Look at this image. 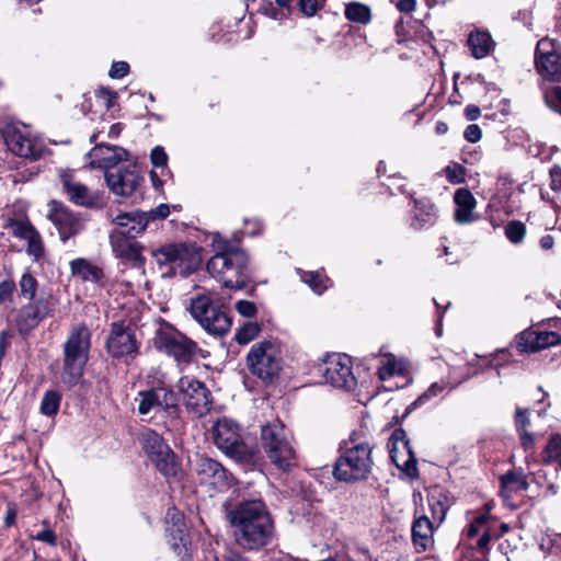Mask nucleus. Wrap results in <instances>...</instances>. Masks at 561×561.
Returning <instances> with one entry per match:
<instances>
[{
  "mask_svg": "<svg viewBox=\"0 0 561 561\" xmlns=\"http://www.w3.org/2000/svg\"><path fill=\"white\" fill-rule=\"evenodd\" d=\"M236 543L245 551H259L274 538V518L262 497L242 499L227 513Z\"/></svg>",
  "mask_w": 561,
  "mask_h": 561,
  "instance_id": "f257e3e1",
  "label": "nucleus"
},
{
  "mask_svg": "<svg viewBox=\"0 0 561 561\" xmlns=\"http://www.w3.org/2000/svg\"><path fill=\"white\" fill-rule=\"evenodd\" d=\"M211 245L215 254L206 263L208 274L226 288H248L253 272L248 252L218 232L214 233Z\"/></svg>",
  "mask_w": 561,
  "mask_h": 561,
  "instance_id": "f03ea898",
  "label": "nucleus"
},
{
  "mask_svg": "<svg viewBox=\"0 0 561 561\" xmlns=\"http://www.w3.org/2000/svg\"><path fill=\"white\" fill-rule=\"evenodd\" d=\"M373 449V436L366 427L352 431L339 445V456L332 467L333 478L345 483L366 480L374 467Z\"/></svg>",
  "mask_w": 561,
  "mask_h": 561,
  "instance_id": "7ed1b4c3",
  "label": "nucleus"
},
{
  "mask_svg": "<svg viewBox=\"0 0 561 561\" xmlns=\"http://www.w3.org/2000/svg\"><path fill=\"white\" fill-rule=\"evenodd\" d=\"M191 317L214 337L226 336L232 327L229 306L216 291L197 293L190 299Z\"/></svg>",
  "mask_w": 561,
  "mask_h": 561,
  "instance_id": "20e7f679",
  "label": "nucleus"
},
{
  "mask_svg": "<svg viewBox=\"0 0 561 561\" xmlns=\"http://www.w3.org/2000/svg\"><path fill=\"white\" fill-rule=\"evenodd\" d=\"M202 252L195 242H171L152 250L151 255L160 268H165L164 276L187 277L199 270Z\"/></svg>",
  "mask_w": 561,
  "mask_h": 561,
  "instance_id": "39448f33",
  "label": "nucleus"
},
{
  "mask_svg": "<svg viewBox=\"0 0 561 561\" xmlns=\"http://www.w3.org/2000/svg\"><path fill=\"white\" fill-rule=\"evenodd\" d=\"M90 348V330L84 324L73 328L64 344L61 380L68 387L77 386L82 379Z\"/></svg>",
  "mask_w": 561,
  "mask_h": 561,
  "instance_id": "423d86ee",
  "label": "nucleus"
},
{
  "mask_svg": "<svg viewBox=\"0 0 561 561\" xmlns=\"http://www.w3.org/2000/svg\"><path fill=\"white\" fill-rule=\"evenodd\" d=\"M260 438L267 458L279 470L287 472L296 466V451L279 420L263 425Z\"/></svg>",
  "mask_w": 561,
  "mask_h": 561,
  "instance_id": "0eeeda50",
  "label": "nucleus"
},
{
  "mask_svg": "<svg viewBox=\"0 0 561 561\" xmlns=\"http://www.w3.org/2000/svg\"><path fill=\"white\" fill-rule=\"evenodd\" d=\"M245 365L251 375L265 386L278 380L282 371V356L278 346L271 340L254 343L247 357Z\"/></svg>",
  "mask_w": 561,
  "mask_h": 561,
  "instance_id": "6e6552de",
  "label": "nucleus"
},
{
  "mask_svg": "<svg viewBox=\"0 0 561 561\" xmlns=\"http://www.w3.org/2000/svg\"><path fill=\"white\" fill-rule=\"evenodd\" d=\"M138 414L147 415L152 410L161 411L171 421L180 419L182 410L180 407L179 394L167 385L163 380H158L157 383L146 390L138 392Z\"/></svg>",
  "mask_w": 561,
  "mask_h": 561,
  "instance_id": "1a4fd4ad",
  "label": "nucleus"
},
{
  "mask_svg": "<svg viewBox=\"0 0 561 561\" xmlns=\"http://www.w3.org/2000/svg\"><path fill=\"white\" fill-rule=\"evenodd\" d=\"M152 341L157 351L172 357L178 364L193 363L197 352L201 351L194 340L171 325L159 328Z\"/></svg>",
  "mask_w": 561,
  "mask_h": 561,
  "instance_id": "9d476101",
  "label": "nucleus"
},
{
  "mask_svg": "<svg viewBox=\"0 0 561 561\" xmlns=\"http://www.w3.org/2000/svg\"><path fill=\"white\" fill-rule=\"evenodd\" d=\"M214 443L226 456L238 462L251 463L255 458V451L243 442L240 427L232 420L217 421L214 426Z\"/></svg>",
  "mask_w": 561,
  "mask_h": 561,
  "instance_id": "9b49d317",
  "label": "nucleus"
},
{
  "mask_svg": "<svg viewBox=\"0 0 561 561\" xmlns=\"http://www.w3.org/2000/svg\"><path fill=\"white\" fill-rule=\"evenodd\" d=\"M140 343L135 330L125 321H115L110 325V333L105 341V350L114 359H134L139 354Z\"/></svg>",
  "mask_w": 561,
  "mask_h": 561,
  "instance_id": "f8f14e48",
  "label": "nucleus"
},
{
  "mask_svg": "<svg viewBox=\"0 0 561 561\" xmlns=\"http://www.w3.org/2000/svg\"><path fill=\"white\" fill-rule=\"evenodd\" d=\"M387 448L391 462L410 479H416L420 474L417 459L412 449L407 432L402 427L394 428L390 435Z\"/></svg>",
  "mask_w": 561,
  "mask_h": 561,
  "instance_id": "ddd939ff",
  "label": "nucleus"
},
{
  "mask_svg": "<svg viewBox=\"0 0 561 561\" xmlns=\"http://www.w3.org/2000/svg\"><path fill=\"white\" fill-rule=\"evenodd\" d=\"M179 391L183 394V404L186 410L201 416H205L213 409V396L205 382L181 377L178 383Z\"/></svg>",
  "mask_w": 561,
  "mask_h": 561,
  "instance_id": "4468645a",
  "label": "nucleus"
},
{
  "mask_svg": "<svg viewBox=\"0 0 561 561\" xmlns=\"http://www.w3.org/2000/svg\"><path fill=\"white\" fill-rule=\"evenodd\" d=\"M196 477L201 485L208 486L216 491H227L233 483L234 478L218 460L202 455L196 461Z\"/></svg>",
  "mask_w": 561,
  "mask_h": 561,
  "instance_id": "2eb2a0df",
  "label": "nucleus"
},
{
  "mask_svg": "<svg viewBox=\"0 0 561 561\" xmlns=\"http://www.w3.org/2000/svg\"><path fill=\"white\" fill-rule=\"evenodd\" d=\"M320 373L327 383L339 389L352 390L357 385L352 371V360L347 355H333L320 367Z\"/></svg>",
  "mask_w": 561,
  "mask_h": 561,
  "instance_id": "dca6fc26",
  "label": "nucleus"
},
{
  "mask_svg": "<svg viewBox=\"0 0 561 561\" xmlns=\"http://www.w3.org/2000/svg\"><path fill=\"white\" fill-rule=\"evenodd\" d=\"M110 244L114 255L123 264L145 272L146 257L142 255L145 247L136 238L125 237L121 232H111Z\"/></svg>",
  "mask_w": 561,
  "mask_h": 561,
  "instance_id": "f3484780",
  "label": "nucleus"
},
{
  "mask_svg": "<svg viewBox=\"0 0 561 561\" xmlns=\"http://www.w3.org/2000/svg\"><path fill=\"white\" fill-rule=\"evenodd\" d=\"M536 66L547 80L561 82V53L556 50L551 37H541L536 46Z\"/></svg>",
  "mask_w": 561,
  "mask_h": 561,
  "instance_id": "a211bd4d",
  "label": "nucleus"
},
{
  "mask_svg": "<svg viewBox=\"0 0 561 561\" xmlns=\"http://www.w3.org/2000/svg\"><path fill=\"white\" fill-rule=\"evenodd\" d=\"M4 228L10 230L13 237L27 241L26 253L33 256L34 261L38 262L44 257L45 247L42 236L27 217L24 219L10 217Z\"/></svg>",
  "mask_w": 561,
  "mask_h": 561,
  "instance_id": "6ab92c4d",
  "label": "nucleus"
},
{
  "mask_svg": "<svg viewBox=\"0 0 561 561\" xmlns=\"http://www.w3.org/2000/svg\"><path fill=\"white\" fill-rule=\"evenodd\" d=\"M105 182L110 191L118 196H131L144 181L136 163L117 168L115 171L104 172Z\"/></svg>",
  "mask_w": 561,
  "mask_h": 561,
  "instance_id": "aec40b11",
  "label": "nucleus"
},
{
  "mask_svg": "<svg viewBox=\"0 0 561 561\" xmlns=\"http://www.w3.org/2000/svg\"><path fill=\"white\" fill-rule=\"evenodd\" d=\"M49 206L47 217L57 228L60 240L66 243L80 232L82 228L80 219L60 202L51 201Z\"/></svg>",
  "mask_w": 561,
  "mask_h": 561,
  "instance_id": "412c9836",
  "label": "nucleus"
},
{
  "mask_svg": "<svg viewBox=\"0 0 561 561\" xmlns=\"http://www.w3.org/2000/svg\"><path fill=\"white\" fill-rule=\"evenodd\" d=\"M525 353L526 330H523L515 335L514 342L511 343L507 347L497 350L495 352L493 358L490 360V364L496 369L499 376H501V370L508 366H513L518 370H523V360L516 358L515 355L522 357Z\"/></svg>",
  "mask_w": 561,
  "mask_h": 561,
  "instance_id": "4be33fe9",
  "label": "nucleus"
},
{
  "mask_svg": "<svg viewBox=\"0 0 561 561\" xmlns=\"http://www.w3.org/2000/svg\"><path fill=\"white\" fill-rule=\"evenodd\" d=\"M4 139L8 148L15 156L31 160H37L42 157V147L16 128L9 129L5 133Z\"/></svg>",
  "mask_w": 561,
  "mask_h": 561,
  "instance_id": "5701e85b",
  "label": "nucleus"
},
{
  "mask_svg": "<svg viewBox=\"0 0 561 561\" xmlns=\"http://www.w3.org/2000/svg\"><path fill=\"white\" fill-rule=\"evenodd\" d=\"M150 462L169 484L180 483L184 480L182 460L172 448L162 456L153 458Z\"/></svg>",
  "mask_w": 561,
  "mask_h": 561,
  "instance_id": "b1692460",
  "label": "nucleus"
},
{
  "mask_svg": "<svg viewBox=\"0 0 561 561\" xmlns=\"http://www.w3.org/2000/svg\"><path fill=\"white\" fill-rule=\"evenodd\" d=\"M410 198L414 205L411 228L421 230L434 226L437 220V209L432 201L427 197L415 198L413 194H410Z\"/></svg>",
  "mask_w": 561,
  "mask_h": 561,
  "instance_id": "393cba45",
  "label": "nucleus"
},
{
  "mask_svg": "<svg viewBox=\"0 0 561 561\" xmlns=\"http://www.w3.org/2000/svg\"><path fill=\"white\" fill-rule=\"evenodd\" d=\"M427 503L432 513V517L442 524L447 515V512L455 503V497L450 492L440 485H434L427 493Z\"/></svg>",
  "mask_w": 561,
  "mask_h": 561,
  "instance_id": "a878e982",
  "label": "nucleus"
},
{
  "mask_svg": "<svg viewBox=\"0 0 561 561\" xmlns=\"http://www.w3.org/2000/svg\"><path fill=\"white\" fill-rule=\"evenodd\" d=\"M454 203L456 206L454 211V219L456 222L466 225L477 219L473 215L477 201L469 188L460 187L456 190L454 194Z\"/></svg>",
  "mask_w": 561,
  "mask_h": 561,
  "instance_id": "bb28decb",
  "label": "nucleus"
},
{
  "mask_svg": "<svg viewBox=\"0 0 561 561\" xmlns=\"http://www.w3.org/2000/svg\"><path fill=\"white\" fill-rule=\"evenodd\" d=\"M113 222L118 228L112 230V232H121L129 238H137L147 228V220L142 211L121 213L114 218Z\"/></svg>",
  "mask_w": 561,
  "mask_h": 561,
  "instance_id": "cd10ccee",
  "label": "nucleus"
},
{
  "mask_svg": "<svg viewBox=\"0 0 561 561\" xmlns=\"http://www.w3.org/2000/svg\"><path fill=\"white\" fill-rule=\"evenodd\" d=\"M411 533L415 551L424 552L433 543L434 524L426 515L414 517Z\"/></svg>",
  "mask_w": 561,
  "mask_h": 561,
  "instance_id": "c85d7f7f",
  "label": "nucleus"
},
{
  "mask_svg": "<svg viewBox=\"0 0 561 561\" xmlns=\"http://www.w3.org/2000/svg\"><path fill=\"white\" fill-rule=\"evenodd\" d=\"M71 275L81 282L102 284L105 274L102 267L91 263L88 259L77 257L69 263Z\"/></svg>",
  "mask_w": 561,
  "mask_h": 561,
  "instance_id": "c756f323",
  "label": "nucleus"
},
{
  "mask_svg": "<svg viewBox=\"0 0 561 561\" xmlns=\"http://www.w3.org/2000/svg\"><path fill=\"white\" fill-rule=\"evenodd\" d=\"M139 443L149 461L162 456V454L171 448L163 436L150 427H146L140 433Z\"/></svg>",
  "mask_w": 561,
  "mask_h": 561,
  "instance_id": "7c9ffc66",
  "label": "nucleus"
},
{
  "mask_svg": "<svg viewBox=\"0 0 561 561\" xmlns=\"http://www.w3.org/2000/svg\"><path fill=\"white\" fill-rule=\"evenodd\" d=\"M62 185L70 201L79 206L93 207L95 205L94 197L89 193L85 185L73 183L70 178L62 179Z\"/></svg>",
  "mask_w": 561,
  "mask_h": 561,
  "instance_id": "2f4dec72",
  "label": "nucleus"
},
{
  "mask_svg": "<svg viewBox=\"0 0 561 561\" xmlns=\"http://www.w3.org/2000/svg\"><path fill=\"white\" fill-rule=\"evenodd\" d=\"M561 343L557 332L528 330V352H537Z\"/></svg>",
  "mask_w": 561,
  "mask_h": 561,
  "instance_id": "473e14b6",
  "label": "nucleus"
},
{
  "mask_svg": "<svg viewBox=\"0 0 561 561\" xmlns=\"http://www.w3.org/2000/svg\"><path fill=\"white\" fill-rule=\"evenodd\" d=\"M96 149H106L107 151L111 152V154L102 157V159L99 161V167L103 168L105 171H115L117 169L118 163L122 161H126L129 154L126 149L107 144H102L99 147L94 148L93 150Z\"/></svg>",
  "mask_w": 561,
  "mask_h": 561,
  "instance_id": "72a5a7b5",
  "label": "nucleus"
},
{
  "mask_svg": "<svg viewBox=\"0 0 561 561\" xmlns=\"http://www.w3.org/2000/svg\"><path fill=\"white\" fill-rule=\"evenodd\" d=\"M43 317L31 307L30 304L23 306L16 319L18 330L21 334H28L36 329L43 321Z\"/></svg>",
  "mask_w": 561,
  "mask_h": 561,
  "instance_id": "f704fd0d",
  "label": "nucleus"
},
{
  "mask_svg": "<svg viewBox=\"0 0 561 561\" xmlns=\"http://www.w3.org/2000/svg\"><path fill=\"white\" fill-rule=\"evenodd\" d=\"M467 46L476 59L489 56L495 48L493 37H467Z\"/></svg>",
  "mask_w": 561,
  "mask_h": 561,
  "instance_id": "c9c22d12",
  "label": "nucleus"
},
{
  "mask_svg": "<svg viewBox=\"0 0 561 561\" xmlns=\"http://www.w3.org/2000/svg\"><path fill=\"white\" fill-rule=\"evenodd\" d=\"M345 18L357 24L366 25L371 20V10L368 5L360 2H350L345 7Z\"/></svg>",
  "mask_w": 561,
  "mask_h": 561,
  "instance_id": "e433bc0d",
  "label": "nucleus"
},
{
  "mask_svg": "<svg viewBox=\"0 0 561 561\" xmlns=\"http://www.w3.org/2000/svg\"><path fill=\"white\" fill-rule=\"evenodd\" d=\"M301 280L306 283L316 294L321 295L328 289V283L331 279L325 275L324 270L307 271L301 275Z\"/></svg>",
  "mask_w": 561,
  "mask_h": 561,
  "instance_id": "4c0bfd02",
  "label": "nucleus"
},
{
  "mask_svg": "<svg viewBox=\"0 0 561 561\" xmlns=\"http://www.w3.org/2000/svg\"><path fill=\"white\" fill-rule=\"evenodd\" d=\"M61 399V393L58 390L49 389L45 391L41 401L39 412L48 417L55 416L59 411Z\"/></svg>",
  "mask_w": 561,
  "mask_h": 561,
  "instance_id": "58836bf2",
  "label": "nucleus"
},
{
  "mask_svg": "<svg viewBox=\"0 0 561 561\" xmlns=\"http://www.w3.org/2000/svg\"><path fill=\"white\" fill-rule=\"evenodd\" d=\"M262 331V324L259 322L248 321L237 329L233 340L239 345H245L255 340Z\"/></svg>",
  "mask_w": 561,
  "mask_h": 561,
  "instance_id": "ea45409f",
  "label": "nucleus"
},
{
  "mask_svg": "<svg viewBox=\"0 0 561 561\" xmlns=\"http://www.w3.org/2000/svg\"><path fill=\"white\" fill-rule=\"evenodd\" d=\"M404 376L405 368L403 364L396 359L393 355H391L387 363L378 367L377 376L380 380L386 381L393 376Z\"/></svg>",
  "mask_w": 561,
  "mask_h": 561,
  "instance_id": "a19ab883",
  "label": "nucleus"
},
{
  "mask_svg": "<svg viewBox=\"0 0 561 561\" xmlns=\"http://www.w3.org/2000/svg\"><path fill=\"white\" fill-rule=\"evenodd\" d=\"M19 287L21 297L33 300L36 297L38 282L32 273L25 272L21 276Z\"/></svg>",
  "mask_w": 561,
  "mask_h": 561,
  "instance_id": "79ce46f5",
  "label": "nucleus"
},
{
  "mask_svg": "<svg viewBox=\"0 0 561 561\" xmlns=\"http://www.w3.org/2000/svg\"><path fill=\"white\" fill-rule=\"evenodd\" d=\"M444 390V387L437 382L432 383L427 390L419 396L412 403L405 408V415H410L414 410L428 402L432 398L438 396Z\"/></svg>",
  "mask_w": 561,
  "mask_h": 561,
  "instance_id": "37998d69",
  "label": "nucleus"
},
{
  "mask_svg": "<svg viewBox=\"0 0 561 561\" xmlns=\"http://www.w3.org/2000/svg\"><path fill=\"white\" fill-rule=\"evenodd\" d=\"M545 460L557 462L561 467V435H553L543 450Z\"/></svg>",
  "mask_w": 561,
  "mask_h": 561,
  "instance_id": "c03bdc74",
  "label": "nucleus"
},
{
  "mask_svg": "<svg viewBox=\"0 0 561 561\" xmlns=\"http://www.w3.org/2000/svg\"><path fill=\"white\" fill-rule=\"evenodd\" d=\"M488 513H480L465 527L462 535L467 539H473L479 535L481 529L488 528Z\"/></svg>",
  "mask_w": 561,
  "mask_h": 561,
  "instance_id": "a18cd8bd",
  "label": "nucleus"
},
{
  "mask_svg": "<svg viewBox=\"0 0 561 561\" xmlns=\"http://www.w3.org/2000/svg\"><path fill=\"white\" fill-rule=\"evenodd\" d=\"M504 233L512 243H520L526 234V226L520 220H511L504 227Z\"/></svg>",
  "mask_w": 561,
  "mask_h": 561,
  "instance_id": "49530a36",
  "label": "nucleus"
},
{
  "mask_svg": "<svg viewBox=\"0 0 561 561\" xmlns=\"http://www.w3.org/2000/svg\"><path fill=\"white\" fill-rule=\"evenodd\" d=\"M28 304L37 311V313H39L41 317H43V319L53 316L56 309V304L51 296L39 297L37 299L34 298L33 300H30Z\"/></svg>",
  "mask_w": 561,
  "mask_h": 561,
  "instance_id": "de8ad7c7",
  "label": "nucleus"
},
{
  "mask_svg": "<svg viewBox=\"0 0 561 561\" xmlns=\"http://www.w3.org/2000/svg\"><path fill=\"white\" fill-rule=\"evenodd\" d=\"M95 96L101 101L106 110H111L117 102L118 93L108 87H101L95 90Z\"/></svg>",
  "mask_w": 561,
  "mask_h": 561,
  "instance_id": "09e8293b",
  "label": "nucleus"
},
{
  "mask_svg": "<svg viewBox=\"0 0 561 561\" xmlns=\"http://www.w3.org/2000/svg\"><path fill=\"white\" fill-rule=\"evenodd\" d=\"M175 516L176 522H174V525L168 528V531H170V535L174 540H179L181 543L185 545L188 534L186 530L184 516L182 514H176Z\"/></svg>",
  "mask_w": 561,
  "mask_h": 561,
  "instance_id": "8fccbe9b",
  "label": "nucleus"
},
{
  "mask_svg": "<svg viewBox=\"0 0 561 561\" xmlns=\"http://www.w3.org/2000/svg\"><path fill=\"white\" fill-rule=\"evenodd\" d=\"M502 493L519 489H526V479L518 480L514 472L510 471L501 477Z\"/></svg>",
  "mask_w": 561,
  "mask_h": 561,
  "instance_id": "3c124183",
  "label": "nucleus"
},
{
  "mask_svg": "<svg viewBox=\"0 0 561 561\" xmlns=\"http://www.w3.org/2000/svg\"><path fill=\"white\" fill-rule=\"evenodd\" d=\"M445 174L451 184H460L466 181V168L459 163L447 165L445 168Z\"/></svg>",
  "mask_w": 561,
  "mask_h": 561,
  "instance_id": "603ef678",
  "label": "nucleus"
},
{
  "mask_svg": "<svg viewBox=\"0 0 561 561\" xmlns=\"http://www.w3.org/2000/svg\"><path fill=\"white\" fill-rule=\"evenodd\" d=\"M514 181L510 175H500L496 182L497 195L501 198L511 199L513 194Z\"/></svg>",
  "mask_w": 561,
  "mask_h": 561,
  "instance_id": "864d4df0",
  "label": "nucleus"
},
{
  "mask_svg": "<svg viewBox=\"0 0 561 561\" xmlns=\"http://www.w3.org/2000/svg\"><path fill=\"white\" fill-rule=\"evenodd\" d=\"M515 425L519 436L520 446L526 450V409L517 408Z\"/></svg>",
  "mask_w": 561,
  "mask_h": 561,
  "instance_id": "5fc2aeb1",
  "label": "nucleus"
},
{
  "mask_svg": "<svg viewBox=\"0 0 561 561\" xmlns=\"http://www.w3.org/2000/svg\"><path fill=\"white\" fill-rule=\"evenodd\" d=\"M15 290L16 284L11 276L0 282V305L7 301H12Z\"/></svg>",
  "mask_w": 561,
  "mask_h": 561,
  "instance_id": "6e6d98bb",
  "label": "nucleus"
},
{
  "mask_svg": "<svg viewBox=\"0 0 561 561\" xmlns=\"http://www.w3.org/2000/svg\"><path fill=\"white\" fill-rule=\"evenodd\" d=\"M545 101L551 110L561 115V87H553L550 91H546Z\"/></svg>",
  "mask_w": 561,
  "mask_h": 561,
  "instance_id": "4d7b16f0",
  "label": "nucleus"
},
{
  "mask_svg": "<svg viewBox=\"0 0 561 561\" xmlns=\"http://www.w3.org/2000/svg\"><path fill=\"white\" fill-rule=\"evenodd\" d=\"M237 312L244 318H254L257 313V307L253 301L240 299L236 302Z\"/></svg>",
  "mask_w": 561,
  "mask_h": 561,
  "instance_id": "13d9d810",
  "label": "nucleus"
},
{
  "mask_svg": "<svg viewBox=\"0 0 561 561\" xmlns=\"http://www.w3.org/2000/svg\"><path fill=\"white\" fill-rule=\"evenodd\" d=\"M170 214V207L168 204H160L158 207L145 213L142 211V215L146 217L147 225L150 221H154L157 219H164Z\"/></svg>",
  "mask_w": 561,
  "mask_h": 561,
  "instance_id": "bf43d9fd",
  "label": "nucleus"
},
{
  "mask_svg": "<svg viewBox=\"0 0 561 561\" xmlns=\"http://www.w3.org/2000/svg\"><path fill=\"white\" fill-rule=\"evenodd\" d=\"M151 164L154 168H163L168 164V154L163 147L156 146L150 153Z\"/></svg>",
  "mask_w": 561,
  "mask_h": 561,
  "instance_id": "052dcab7",
  "label": "nucleus"
},
{
  "mask_svg": "<svg viewBox=\"0 0 561 561\" xmlns=\"http://www.w3.org/2000/svg\"><path fill=\"white\" fill-rule=\"evenodd\" d=\"M130 67L126 61H114L108 71V76L113 79H122L128 75Z\"/></svg>",
  "mask_w": 561,
  "mask_h": 561,
  "instance_id": "680f3d73",
  "label": "nucleus"
},
{
  "mask_svg": "<svg viewBox=\"0 0 561 561\" xmlns=\"http://www.w3.org/2000/svg\"><path fill=\"white\" fill-rule=\"evenodd\" d=\"M243 224L245 227V233L250 237H256L263 232L264 225L257 218L244 219Z\"/></svg>",
  "mask_w": 561,
  "mask_h": 561,
  "instance_id": "e2e57ef3",
  "label": "nucleus"
},
{
  "mask_svg": "<svg viewBox=\"0 0 561 561\" xmlns=\"http://www.w3.org/2000/svg\"><path fill=\"white\" fill-rule=\"evenodd\" d=\"M492 540V531H491V528L488 527V528H484L483 531H482V535L481 537L478 539L477 541V548L482 552L483 554V560L484 559H488L485 557V554L489 552L490 550V542Z\"/></svg>",
  "mask_w": 561,
  "mask_h": 561,
  "instance_id": "0e129e2a",
  "label": "nucleus"
},
{
  "mask_svg": "<svg viewBox=\"0 0 561 561\" xmlns=\"http://www.w3.org/2000/svg\"><path fill=\"white\" fill-rule=\"evenodd\" d=\"M463 137L469 142H478L482 137V130L477 124H470L466 127Z\"/></svg>",
  "mask_w": 561,
  "mask_h": 561,
  "instance_id": "69168bd1",
  "label": "nucleus"
},
{
  "mask_svg": "<svg viewBox=\"0 0 561 561\" xmlns=\"http://www.w3.org/2000/svg\"><path fill=\"white\" fill-rule=\"evenodd\" d=\"M298 5L306 16L314 15L319 9L317 0H299Z\"/></svg>",
  "mask_w": 561,
  "mask_h": 561,
  "instance_id": "338daca9",
  "label": "nucleus"
},
{
  "mask_svg": "<svg viewBox=\"0 0 561 561\" xmlns=\"http://www.w3.org/2000/svg\"><path fill=\"white\" fill-rule=\"evenodd\" d=\"M550 174V186L553 191L561 192V168L554 165L549 171Z\"/></svg>",
  "mask_w": 561,
  "mask_h": 561,
  "instance_id": "774afa93",
  "label": "nucleus"
}]
</instances>
